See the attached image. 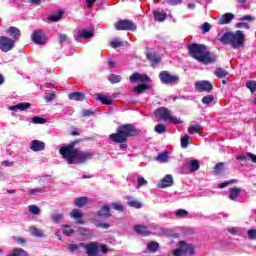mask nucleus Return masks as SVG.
<instances>
[{"instance_id": "nucleus-1", "label": "nucleus", "mask_w": 256, "mask_h": 256, "mask_svg": "<svg viewBox=\"0 0 256 256\" xmlns=\"http://www.w3.org/2000/svg\"><path fill=\"white\" fill-rule=\"evenodd\" d=\"M80 141H82V139L74 140L65 146V159L68 165H80L95 156L92 152H84L77 149L74 150V147Z\"/></svg>"}, {"instance_id": "nucleus-2", "label": "nucleus", "mask_w": 256, "mask_h": 256, "mask_svg": "<svg viewBox=\"0 0 256 256\" xmlns=\"http://www.w3.org/2000/svg\"><path fill=\"white\" fill-rule=\"evenodd\" d=\"M188 53L191 58L203 65L213 64L216 62V59L211 56V52L207 51V46L205 44L193 43L188 45Z\"/></svg>"}, {"instance_id": "nucleus-3", "label": "nucleus", "mask_w": 256, "mask_h": 256, "mask_svg": "<svg viewBox=\"0 0 256 256\" xmlns=\"http://www.w3.org/2000/svg\"><path fill=\"white\" fill-rule=\"evenodd\" d=\"M141 131L132 124H124L116 127V132L110 134V141L114 143H126L129 137L139 136Z\"/></svg>"}, {"instance_id": "nucleus-4", "label": "nucleus", "mask_w": 256, "mask_h": 256, "mask_svg": "<svg viewBox=\"0 0 256 256\" xmlns=\"http://www.w3.org/2000/svg\"><path fill=\"white\" fill-rule=\"evenodd\" d=\"M224 45H230L234 49L245 47V34L241 30L236 32H225L220 38Z\"/></svg>"}, {"instance_id": "nucleus-5", "label": "nucleus", "mask_w": 256, "mask_h": 256, "mask_svg": "<svg viewBox=\"0 0 256 256\" xmlns=\"http://www.w3.org/2000/svg\"><path fill=\"white\" fill-rule=\"evenodd\" d=\"M80 247H83L87 256H98L99 249L101 253H109V249L105 244H99L98 242H90L88 244L80 243Z\"/></svg>"}, {"instance_id": "nucleus-6", "label": "nucleus", "mask_w": 256, "mask_h": 256, "mask_svg": "<svg viewBox=\"0 0 256 256\" xmlns=\"http://www.w3.org/2000/svg\"><path fill=\"white\" fill-rule=\"evenodd\" d=\"M178 246L180 248L173 251L174 256H183L187 254L193 256L195 254V249L192 244H187L185 241H180L178 242Z\"/></svg>"}, {"instance_id": "nucleus-7", "label": "nucleus", "mask_w": 256, "mask_h": 256, "mask_svg": "<svg viewBox=\"0 0 256 256\" xmlns=\"http://www.w3.org/2000/svg\"><path fill=\"white\" fill-rule=\"evenodd\" d=\"M116 31H137V25L132 20H118L114 23Z\"/></svg>"}, {"instance_id": "nucleus-8", "label": "nucleus", "mask_w": 256, "mask_h": 256, "mask_svg": "<svg viewBox=\"0 0 256 256\" xmlns=\"http://www.w3.org/2000/svg\"><path fill=\"white\" fill-rule=\"evenodd\" d=\"M159 78L162 84H177L180 81L178 75H172L166 70L160 72Z\"/></svg>"}, {"instance_id": "nucleus-9", "label": "nucleus", "mask_w": 256, "mask_h": 256, "mask_svg": "<svg viewBox=\"0 0 256 256\" xmlns=\"http://www.w3.org/2000/svg\"><path fill=\"white\" fill-rule=\"evenodd\" d=\"M15 40L12 38H8L6 36L0 37V50L3 53H8L9 51H12L13 48H15Z\"/></svg>"}, {"instance_id": "nucleus-10", "label": "nucleus", "mask_w": 256, "mask_h": 256, "mask_svg": "<svg viewBox=\"0 0 256 256\" xmlns=\"http://www.w3.org/2000/svg\"><path fill=\"white\" fill-rule=\"evenodd\" d=\"M154 115L160 116V119H162L163 121L169 120V121L178 123V119L172 116L170 114V110H168L167 108H164V107L156 108V110L154 111Z\"/></svg>"}, {"instance_id": "nucleus-11", "label": "nucleus", "mask_w": 256, "mask_h": 256, "mask_svg": "<svg viewBox=\"0 0 256 256\" xmlns=\"http://www.w3.org/2000/svg\"><path fill=\"white\" fill-rule=\"evenodd\" d=\"M129 81L132 83L141 82V83H150V77L147 74H139L138 72H135L131 76H129Z\"/></svg>"}, {"instance_id": "nucleus-12", "label": "nucleus", "mask_w": 256, "mask_h": 256, "mask_svg": "<svg viewBox=\"0 0 256 256\" xmlns=\"http://www.w3.org/2000/svg\"><path fill=\"white\" fill-rule=\"evenodd\" d=\"M31 38L37 45H44L47 42V37L41 30L33 32Z\"/></svg>"}, {"instance_id": "nucleus-13", "label": "nucleus", "mask_w": 256, "mask_h": 256, "mask_svg": "<svg viewBox=\"0 0 256 256\" xmlns=\"http://www.w3.org/2000/svg\"><path fill=\"white\" fill-rule=\"evenodd\" d=\"M195 87H196V90L200 93L202 92L210 93L213 90V85L211 84V82L207 80L196 82Z\"/></svg>"}, {"instance_id": "nucleus-14", "label": "nucleus", "mask_w": 256, "mask_h": 256, "mask_svg": "<svg viewBox=\"0 0 256 256\" xmlns=\"http://www.w3.org/2000/svg\"><path fill=\"white\" fill-rule=\"evenodd\" d=\"M174 184L173 181V176L171 174H167L166 176H164L160 182L158 183V188L159 189H166V188H170L172 187Z\"/></svg>"}, {"instance_id": "nucleus-15", "label": "nucleus", "mask_w": 256, "mask_h": 256, "mask_svg": "<svg viewBox=\"0 0 256 256\" xmlns=\"http://www.w3.org/2000/svg\"><path fill=\"white\" fill-rule=\"evenodd\" d=\"M6 34H8L11 37V40L15 42L19 41L21 37L20 29L15 26H10L9 29L6 30Z\"/></svg>"}, {"instance_id": "nucleus-16", "label": "nucleus", "mask_w": 256, "mask_h": 256, "mask_svg": "<svg viewBox=\"0 0 256 256\" xmlns=\"http://www.w3.org/2000/svg\"><path fill=\"white\" fill-rule=\"evenodd\" d=\"M83 213L79 209H73L70 212V218L76 221L77 224L84 225Z\"/></svg>"}, {"instance_id": "nucleus-17", "label": "nucleus", "mask_w": 256, "mask_h": 256, "mask_svg": "<svg viewBox=\"0 0 256 256\" xmlns=\"http://www.w3.org/2000/svg\"><path fill=\"white\" fill-rule=\"evenodd\" d=\"M97 216L100 218H111L110 206L108 204H104L97 212Z\"/></svg>"}, {"instance_id": "nucleus-18", "label": "nucleus", "mask_w": 256, "mask_h": 256, "mask_svg": "<svg viewBox=\"0 0 256 256\" xmlns=\"http://www.w3.org/2000/svg\"><path fill=\"white\" fill-rule=\"evenodd\" d=\"M146 58L149 60L150 63H152V67H156V65H158L161 61L160 57L157 56L156 52H146Z\"/></svg>"}, {"instance_id": "nucleus-19", "label": "nucleus", "mask_w": 256, "mask_h": 256, "mask_svg": "<svg viewBox=\"0 0 256 256\" xmlns=\"http://www.w3.org/2000/svg\"><path fill=\"white\" fill-rule=\"evenodd\" d=\"M30 149L33 152H40L45 149V143L39 140H32L30 144Z\"/></svg>"}, {"instance_id": "nucleus-20", "label": "nucleus", "mask_w": 256, "mask_h": 256, "mask_svg": "<svg viewBox=\"0 0 256 256\" xmlns=\"http://www.w3.org/2000/svg\"><path fill=\"white\" fill-rule=\"evenodd\" d=\"M235 18L233 13H225L222 17L218 20V25H228L232 22Z\"/></svg>"}, {"instance_id": "nucleus-21", "label": "nucleus", "mask_w": 256, "mask_h": 256, "mask_svg": "<svg viewBox=\"0 0 256 256\" xmlns=\"http://www.w3.org/2000/svg\"><path fill=\"white\" fill-rule=\"evenodd\" d=\"M86 98L87 96H85V94L80 91L68 94V99H70L71 101H85Z\"/></svg>"}, {"instance_id": "nucleus-22", "label": "nucleus", "mask_w": 256, "mask_h": 256, "mask_svg": "<svg viewBox=\"0 0 256 256\" xmlns=\"http://www.w3.org/2000/svg\"><path fill=\"white\" fill-rule=\"evenodd\" d=\"M134 232L138 235H142L145 237L151 234V232L147 229V227L143 225L134 226Z\"/></svg>"}, {"instance_id": "nucleus-23", "label": "nucleus", "mask_w": 256, "mask_h": 256, "mask_svg": "<svg viewBox=\"0 0 256 256\" xmlns=\"http://www.w3.org/2000/svg\"><path fill=\"white\" fill-rule=\"evenodd\" d=\"M30 107H31V104L29 102H20L15 106H11L9 109L11 111H15V110L26 111L30 109Z\"/></svg>"}, {"instance_id": "nucleus-24", "label": "nucleus", "mask_w": 256, "mask_h": 256, "mask_svg": "<svg viewBox=\"0 0 256 256\" xmlns=\"http://www.w3.org/2000/svg\"><path fill=\"white\" fill-rule=\"evenodd\" d=\"M125 199L128 200L127 202L128 207H132L135 209H140L143 207V204L136 201L132 196H126Z\"/></svg>"}, {"instance_id": "nucleus-25", "label": "nucleus", "mask_w": 256, "mask_h": 256, "mask_svg": "<svg viewBox=\"0 0 256 256\" xmlns=\"http://www.w3.org/2000/svg\"><path fill=\"white\" fill-rule=\"evenodd\" d=\"M226 162H219L215 165L214 168H212V173H214L215 176L219 177L222 176L223 169L225 168Z\"/></svg>"}, {"instance_id": "nucleus-26", "label": "nucleus", "mask_w": 256, "mask_h": 256, "mask_svg": "<svg viewBox=\"0 0 256 256\" xmlns=\"http://www.w3.org/2000/svg\"><path fill=\"white\" fill-rule=\"evenodd\" d=\"M150 89V85L147 83H141L139 85H136L134 87V92L141 95L144 94L146 92V90Z\"/></svg>"}, {"instance_id": "nucleus-27", "label": "nucleus", "mask_w": 256, "mask_h": 256, "mask_svg": "<svg viewBox=\"0 0 256 256\" xmlns=\"http://www.w3.org/2000/svg\"><path fill=\"white\" fill-rule=\"evenodd\" d=\"M87 204H88V197L86 196H81L76 198V200H74V206L78 208L85 207Z\"/></svg>"}, {"instance_id": "nucleus-28", "label": "nucleus", "mask_w": 256, "mask_h": 256, "mask_svg": "<svg viewBox=\"0 0 256 256\" xmlns=\"http://www.w3.org/2000/svg\"><path fill=\"white\" fill-rule=\"evenodd\" d=\"M94 36H95V32L92 29L83 30L78 35V37L81 39H90Z\"/></svg>"}, {"instance_id": "nucleus-29", "label": "nucleus", "mask_w": 256, "mask_h": 256, "mask_svg": "<svg viewBox=\"0 0 256 256\" xmlns=\"http://www.w3.org/2000/svg\"><path fill=\"white\" fill-rule=\"evenodd\" d=\"M190 172H197L200 169V162L197 159L191 160L188 165Z\"/></svg>"}, {"instance_id": "nucleus-30", "label": "nucleus", "mask_w": 256, "mask_h": 256, "mask_svg": "<svg viewBox=\"0 0 256 256\" xmlns=\"http://www.w3.org/2000/svg\"><path fill=\"white\" fill-rule=\"evenodd\" d=\"M63 14H64L63 10H59L57 14H52L51 16L47 17V20L53 23H57L62 19Z\"/></svg>"}, {"instance_id": "nucleus-31", "label": "nucleus", "mask_w": 256, "mask_h": 256, "mask_svg": "<svg viewBox=\"0 0 256 256\" xmlns=\"http://www.w3.org/2000/svg\"><path fill=\"white\" fill-rule=\"evenodd\" d=\"M241 193V189L240 188H237V187H232L230 188V196H229V199L231 201H236L237 198L239 197Z\"/></svg>"}, {"instance_id": "nucleus-32", "label": "nucleus", "mask_w": 256, "mask_h": 256, "mask_svg": "<svg viewBox=\"0 0 256 256\" xmlns=\"http://www.w3.org/2000/svg\"><path fill=\"white\" fill-rule=\"evenodd\" d=\"M167 18V14L165 11H155L154 12V19L158 22H164Z\"/></svg>"}, {"instance_id": "nucleus-33", "label": "nucleus", "mask_w": 256, "mask_h": 256, "mask_svg": "<svg viewBox=\"0 0 256 256\" xmlns=\"http://www.w3.org/2000/svg\"><path fill=\"white\" fill-rule=\"evenodd\" d=\"M97 99L100 100L101 104H103V105H106V106H112L113 105V100L106 97V96L99 95L97 97Z\"/></svg>"}, {"instance_id": "nucleus-34", "label": "nucleus", "mask_w": 256, "mask_h": 256, "mask_svg": "<svg viewBox=\"0 0 256 256\" xmlns=\"http://www.w3.org/2000/svg\"><path fill=\"white\" fill-rule=\"evenodd\" d=\"M201 131H202V126L201 125H193V126H189V128H188V132L191 135L200 134Z\"/></svg>"}, {"instance_id": "nucleus-35", "label": "nucleus", "mask_w": 256, "mask_h": 256, "mask_svg": "<svg viewBox=\"0 0 256 256\" xmlns=\"http://www.w3.org/2000/svg\"><path fill=\"white\" fill-rule=\"evenodd\" d=\"M214 74L218 78H224V77H227L229 75V73L223 68H216Z\"/></svg>"}, {"instance_id": "nucleus-36", "label": "nucleus", "mask_w": 256, "mask_h": 256, "mask_svg": "<svg viewBox=\"0 0 256 256\" xmlns=\"http://www.w3.org/2000/svg\"><path fill=\"white\" fill-rule=\"evenodd\" d=\"M215 101V97L213 95H207V96H203L201 99V102L204 105H210Z\"/></svg>"}, {"instance_id": "nucleus-37", "label": "nucleus", "mask_w": 256, "mask_h": 256, "mask_svg": "<svg viewBox=\"0 0 256 256\" xmlns=\"http://www.w3.org/2000/svg\"><path fill=\"white\" fill-rule=\"evenodd\" d=\"M246 88L250 90L251 94H254L256 92V81L249 80L246 82Z\"/></svg>"}, {"instance_id": "nucleus-38", "label": "nucleus", "mask_w": 256, "mask_h": 256, "mask_svg": "<svg viewBox=\"0 0 256 256\" xmlns=\"http://www.w3.org/2000/svg\"><path fill=\"white\" fill-rule=\"evenodd\" d=\"M108 81H109L111 84L120 83V82L122 81V76L116 75V74H111V75H110V78H108Z\"/></svg>"}, {"instance_id": "nucleus-39", "label": "nucleus", "mask_w": 256, "mask_h": 256, "mask_svg": "<svg viewBox=\"0 0 256 256\" xmlns=\"http://www.w3.org/2000/svg\"><path fill=\"white\" fill-rule=\"evenodd\" d=\"M12 254L16 256H29L28 252L22 248H15L12 250Z\"/></svg>"}, {"instance_id": "nucleus-40", "label": "nucleus", "mask_w": 256, "mask_h": 256, "mask_svg": "<svg viewBox=\"0 0 256 256\" xmlns=\"http://www.w3.org/2000/svg\"><path fill=\"white\" fill-rule=\"evenodd\" d=\"M155 160L159 161L160 163H166L168 161L167 152L159 154L158 156H156Z\"/></svg>"}, {"instance_id": "nucleus-41", "label": "nucleus", "mask_w": 256, "mask_h": 256, "mask_svg": "<svg viewBox=\"0 0 256 256\" xmlns=\"http://www.w3.org/2000/svg\"><path fill=\"white\" fill-rule=\"evenodd\" d=\"M51 218H52V222L53 223L58 224V223H60L63 220L64 215L63 214H55V213H53V214H51Z\"/></svg>"}, {"instance_id": "nucleus-42", "label": "nucleus", "mask_w": 256, "mask_h": 256, "mask_svg": "<svg viewBox=\"0 0 256 256\" xmlns=\"http://www.w3.org/2000/svg\"><path fill=\"white\" fill-rule=\"evenodd\" d=\"M28 209H29V212L35 216H37L41 213V209L39 207H37L36 205H30L28 207Z\"/></svg>"}, {"instance_id": "nucleus-43", "label": "nucleus", "mask_w": 256, "mask_h": 256, "mask_svg": "<svg viewBox=\"0 0 256 256\" xmlns=\"http://www.w3.org/2000/svg\"><path fill=\"white\" fill-rule=\"evenodd\" d=\"M111 207L118 212H123L124 211V206L120 202H112Z\"/></svg>"}, {"instance_id": "nucleus-44", "label": "nucleus", "mask_w": 256, "mask_h": 256, "mask_svg": "<svg viewBox=\"0 0 256 256\" xmlns=\"http://www.w3.org/2000/svg\"><path fill=\"white\" fill-rule=\"evenodd\" d=\"M157 134H164L166 132V126L163 124H158L154 128Z\"/></svg>"}, {"instance_id": "nucleus-45", "label": "nucleus", "mask_w": 256, "mask_h": 256, "mask_svg": "<svg viewBox=\"0 0 256 256\" xmlns=\"http://www.w3.org/2000/svg\"><path fill=\"white\" fill-rule=\"evenodd\" d=\"M159 249V244L157 242H150L148 244V250L151 251V252H157Z\"/></svg>"}, {"instance_id": "nucleus-46", "label": "nucleus", "mask_w": 256, "mask_h": 256, "mask_svg": "<svg viewBox=\"0 0 256 256\" xmlns=\"http://www.w3.org/2000/svg\"><path fill=\"white\" fill-rule=\"evenodd\" d=\"M30 233L36 237L41 238L43 236V233L41 232V230L39 228L36 227H31L30 228Z\"/></svg>"}, {"instance_id": "nucleus-47", "label": "nucleus", "mask_w": 256, "mask_h": 256, "mask_svg": "<svg viewBox=\"0 0 256 256\" xmlns=\"http://www.w3.org/2000/svg\"><path fill=\"white\" fill-rule=\"evenodd\" d=\"M175 216L177 218L187 217L188 216V211L185 210V209H178L175 212Z\"/></svg>"}, {"instance_id": "nucleus-48", "label": "nucleus", "mask_w": 256, "mask_h": 256, "mask_svg": "<svg viewBox=\"0 0 256 256\" xmlns=\"http://www.w3.org/2000/svg\"><path fill=\"white\" fill-rule=\"evenodd\" d=\"M68 132L71 136H80L81 133L79 132V129L76 126H71L68 128Z\"/></svg>"}, {"instance_id": "nucleus-49", "label": "nucleus", "mask_w": 256, "mask_h": 256, "mask_svg": "<svg viewBox=\"0 0 256 256\" xmlns=\"http://www.w3.org/2000/svg\"><path fill=\"white\" fill-rule=\"evenodd\" d=\"M32 123L33 124H45V123H47V120L44 118H41L39 116H35L32 118Z\"/></svg>"}, {"instance_id": "nucleus-50", "label": "nucleus", "mask_w": 256, "mask_h": 256, "mask_svg": "<svg viewBox=\"0 0 256 256\" xmlns=\"http://www.w3.org/2000/svg\"><path fill=\"white\" fill-rule=\"evenodd\" d=\"M248 239L251 241L256 240V229H251L248 231Z\"/></svg>"}, {"instance_id": "nucleus-51", "label": "nucleus", "mask_w": 256, "mask_h": 256, "mask_svg": "<svg viewBox=\"0 0 256 256\" xmlns=\"http://www.w3.org/2000/svg\"><path fill=\"white\" fill-rule=\"evenodd\" d=\"M188 144H189V137L187 135L183 136L181 138V147L186 148Z\"/></svg>"}, {"instance_id": "nucleus-52", "label": "nucleus", "mask_w": 256, "mask_h": 256, "mask_svg": "<svg viewBox=\"0 0 256 256\" xmlns=\"http://www.w3.org/2000/svg\"><path fill=\"white\" fill-rule=\"evenodd\" d=\"M235 27H236L237 29H242V28H244V29H246V30H249V28H250V26H249L248 23H241V22L236 23V24H235Z\"/></svg>"}, {"instance_id": "nucleus-53", "label": "nucleus", "mask_w": 256, "mask_h": 256, "mask_svg": "<svg viewBox=\"0 0 256 256\" xmlns=\"http://www.w3.org/2000/svg\"><path fill=\"white\" fill-rule=\"evenodd\" d=\"M211 28H212V26L208 22H204L203 25H202L203 33H207L209 31H211Z\"/></svg>"}, {"instance_id": "nucleus-54", "label": "nucleus", "mask_w": 256, "mask_h": 256, "mask_svg": "<svg viewBox=\"0 0 256 256\" xmlns=\"http://www.w3.org/2000/svg\"><path fill=\"white\" fill-rule=\"evenodd\" d=\"M79 247H81L80 244H70V245H68V251L73 253V252L77 251L79 249Z\"/></svg>"}, {"instance_id": "nucleus-55", "label": "nucleus", "mask_w": 256, "mask_h": 256, "mask_svg": "<svg viewBox=\"0 0 256 256\" xmlns=\"http://www.w3.org/2000/svg\"><path fill=\"white\" fill-rule=\"evenodd\" d=\"M74 233H75V230L73 228H71L68 225H65V235L71 236V235H74Z\"/></svg>"}, {"instance_id": "nucleus-56", "label": "nucleus", "mask_w": 256, "mask_h": 256, "mask_svg": "<svg viewBox=\"0 0 256 256\" xmlns=\"http://www.w3.org/2000/svg\"><path fill=\"white\" fill-rule=\"evenodd\" d=\"M56 95L54 93H48L45 97L44 100L46 102H51L55 100Z\"/></svg>"}, {"instance_id": "nucleus-57", "label": "nucleus", "mask_w": 256, "mask_h": 256, "mask_svg": "<svg viewBox=\"0 0 256 256\" xmlns=\"http://www.w3.org/2000/svg\"><path fill=\"white\" fill-rule=\"evenodd\" d=\"M111 46H112V48H122L123 43L118 40H114L111 42Z\"/></svg>"}, {"instance_id": "nucleus-58", "label": "nucleus", "mask_w": 256, "mask_h": 256, "mask_svg": "<svg viewBox=\"0 0 256 256\" xmlns=\"http://www.w3.org/2000/svg\"><path fill=\"white\" fill-rule=\"evenodd\" d=\"M42 192H43V189L41 188L31 189L29 190V195H39Z\"/></svg>"}, {"instance_id": "nucleus-59", "label": "nucleus", "mask_w": 256, "mask_h": 256, "mask_svg": "<svg viewBox=\"0 0 256 256\" xmlns=\"http://www.w3.org/2000/svg\"><path fill=\"white\" fill-rule=\"evenodd\" d=\"M147 184V180L143 177L138 178V188L143 187Z\"/></svg>"}, {"instance_id": "nucleus-60", "label": "nucleus", "mask_w": 256, "mask_h": 256, "mask_svg": "<svg viewBox=\"0 0 256 256\" xmlns=\"http://www.w3.org/2000/svg\"><path fill=\"white\" fill-rule=\"evenodd\" d=\"M95 113L89 109L83 110L82 115L83 117H90L93 116Z\"/></svg>"}, {"instance_id": "nucleus-61", "label": "nucleus", "mask_w": 256, "mask_h": 256, "mask_svg": "<svg viewBox=\"0 0 256 256\" xmlns=\"http://www.w3.org/2000/svg\"><path fill=\"white\" fill-rule=\"evenodd\" d=\"M255 17H253V16H251V15H245V16H243L241 19H239V20H241V21H255Z\"/></svg>"}, {"instance_id": "nucleus-62", "label": "nucleus", "mask_w": 256, "mask_h": 256, "mask_svg": "<svg viewBox=\"0 0 256 256\" xmlns=\"http://www.w3.org/2000/svg\"><path fill=\"white\" fill-rule=\"evenodd\" d=\"M167 2L172 6H177L181 3H183V0H167Z\"/></svg>"}, {"instance_id": "nucleus-63", "label": "nucleus", "mask_w": 256, "mask_h": 256, "mask_svg": "<svg viewBox=\"0 0 256 256\" xmlns=\"http://www.w3.org/2000/svg\"><path fill=\"white\" fill-rule=\"evenodd\" d=\"M246 156H248V158L251 160L252 163H255L256 164V155L253 154V153H246Z\"/></svg>"}, {"instance_id": "nucleus-64", "label": "nucleus", "mask_w": 256, "mask_h": 256, "mask_svg": "<svg viewBox=\"0 0 256 256\" xmlns=\"http://www.w3.org/2000/svg\"><path fill=\"white\" fill-rule=\"evenodd\" d=\"M97 227L100 228V229H109L110 224H108V223H98Z\"/></svg>"}]
</instances>
